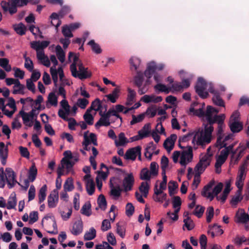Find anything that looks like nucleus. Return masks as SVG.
<instances>
[{
    "label": "nucleus",
    "mask_w": 249,
    "mask_h": 249,
    "mask_svg": "<svg viewBox=\"0 0 249 249\" xmlns=\"http://www.w3.org/2000/svg\"><path fill=\"white\" fill-rule=\"evenodd\" d=\"M59 17H60V16L56 13H52L50 16V19H51V24L53 26H54L56 27V30L61 24V21L59 19Z\"/></svg>",
    "instance_id": "nucleus-36"
},
{
    "label": "nucleus",
    "mask_w": 249,
    "mask_h": 249,
    "mask_svg": "<svg viewBox=\"0 0 249 249\" xmlns=\"http://www.w3.org/2000/svg\"><path fill=\"white\" fill-rule=\"evenodd\" d=\"M171 113L173 117L171 121L172 126L173 129H179L180 128V126L177 119L175 118L176 115L177 114V111L175 109H173Z\"/></svg>",
    "instance_id": "nucleus-55"
},
{
    "label": "nucleus",
    "mask_w": 249,
    "mask_h": 249,
    "mask_svg": "<svg viewBox=\"0 0 249 249\" xmlns=\"http://www.w3.org/2000/svg\"><path fill=\"white\" fill-rule=\"evenodd\" d=\"M136 75L134 77V83L137 87H141L142 85L143 80V73L142 71H137Z\"/></svg>",
    "instance_id": "nucleus-46"
},
{
    "label": "nucleus",
    "mask_w": 249,
    "mask_h": 249,
    "mask_svg": "<svg viewBox=\"0 0 249 249\" xmlns=\"http://www.w3.org/2000/svg\"><path fill=\"white\" fill-rule=\"evenodd\" d=\"M218 110L212 106H208L207 107L206 119L208 122V124H212L215 122L218 123V130H217V137L218 136H225L223 134V127L224 126L223 124V121L225 119V116L224 114L217 115Z\"/></svg>",
    "instance_id": "nucleus-4"
},
{
    "label": "nucleus",
    "mask_w": 249,
    "mask_h": 249,
    "mask_svg": "<svg viewBox=\"0 0 249 249\" xmlns=\"http://www.w3.org/2000/svg\"><path fill=\"white\" fill-rule=\"evenodd\" d=\"M232 137V135L231 134L226 136H218L217 138L215 146L219 149L227 147L228 146H226L228 144L227 142L231 139Z\"/></svg>",
    "instance_id": "nucleus-21"
},
{
    "label": "nucleus",
    "mask_w": 249,
    "mask_h": 249,
    "mask_svg": "<svg viewBox=\"0 0 249 249\" xmlns=\"http://www.w3.org/2000/svg\"><path fill=\"white\" fill-rule=\"evenodd\" d=\"M164 67L165 65L163 63H160L157 65L154 61L150 62L148 63L147 68L144 71V76L147 78L150 79L151 78L155 71H156L157 70L161 71Z\"/></svg>",
    "instance_id": "nucleus-11"
},
{
    "label": "nucleus",
    "mask_w": 249,
    "mask_h": 249,
    "mask_svg": "<svg viewBox=\"0 0 249 249\" xmlns=\"http://www.w3.org/2000/svg\"><path fill=\"white\" fill-rule=\"evenodd\" d=\"M212 154L209 153H206L202 156L195 167V173L198 175L202 174L207 167L210 165L212 160Z\"/></svg>",
    "instance_id": "nucleus-7"
},
{
    "label": "nucleus",
    "mask_w": 249,
    "mask_h": 249,
    "mask_svg": "<svg viewBox=\"0 0 249 249\" xmlns=\"http://www.w3.org/2000/svg\"><path fill=\"white\" fill-rule=\"evenodd\" d=\"M91 151L92 153V155L89 157V161L93 169L95 170L96 169L97 165L96 162L95 161V157L98 155V152L97 149L94 147H92Z\"/></svg>",
    "instance_id": "nucleus-45"
},
{
    "label": "nucleus",
    "mask_w": 249,
    "mask_h": 249,
    "mask_svg": "<svg viewBox=\"0 0 249 249\" xmlns=\"http://www.w3.org/2000/svg\"><path fill=\"white\" fill-rule=\"evenodd\" d=\"M234 145L235 143H232L221 151L220 155L216 159L215 165L221 166L225 162L230 151L233 148Z\"/></svg>",
    "instance_id": "nucleus-13"
},
{
    "label": "nucleus",
    "mask_w": 249,
    "mask_h": 249,
    "mask_svg": "<svg viewBox=\"0 0 249 249\" xmlns=\"http://www.w3.org/2000/svg\"><path fill=\"white\" fill-rule=\"evenodd\" d=\"M99 208L104 211L107 208V201L105 196L103 195H100L97 200Z\"/></svg>",
    "instance_id": "nucleus-51"
},
{
    "label": "nucleus",
    "mask_w": 249,
    "mask_h": 249,
    "mask_svg": "<svg viewBox=\"0 0 249 249\" xmlns=\"http://www.w3.org/2000/svg\"><path fill=\"white\" fill-rule=\"evenodd\" d=\"M90 109L94 110L95 111H102V105L99 99H96L93 102H92Z\"/></svg>",
    "instance_id": "nucleus-59"
},
{
    "label": "nucleus",
    "mask_w": 249,
    "mask_h": 249,
    "mask_svg": "<svg viewBox=\"0 0 249 249\" xmlns=\"http://www.w3.org/2000/svg\"><path fill=\"white\" fill-rule=\"evenodd\" d=\"M71 30L68 25H65L62 27V33L66 37L71 38L73 36Z\"/></svg>",
    "instance_id": "nucleus-60"
},
{
    "label": "nucleus",
    "mask_w": 249,
    "mask_h": 249,
    "mask_svg": "<svg viewBox=\"0 0 249 249\" xmlns=\"http://www.w3.org/2000/svg\"><path fill=\"white\" fill-rule=\"evenodd\" d=\"M0 66L7 72H9L12 70L11 66L9 64V60L6 58H0Z\"/></svg>",
    "instance_id": "nucleus-43"
},
{
    "label": "nucleus",
    "mask_w": 249,
    "mask_h": 249,
    "mask_svg": "<svg viewBox=\"0 0 249 249\" xmlns=\"http://www.w3.org/2000/svg\"><path fill=\"white\" fill-rule=\"evenodd\" d=\"M19 115L22 117L23 123L26 126L31 127L33 125V120L31 119V117L28 113L22 110L19 111Z\"/></svg>",
    "instance_id": "nucleus-24"
},
{
    "label": "nucleus",
    "mask_w": 249,
    "mask_h": 249,
    "mask_svg": "<svg viewBox=\"0 0 249 249\" xmlns=\"http://www.w3.org/2000/svg\"><path fill=\"white\" fill-rule=\"evenodd\" d=\"M244 167V166H240L236 179L235 185L239 191L242 190L246 177L247 170L245 169Z\"/></svg>",
    "instance_id": "nucleus-14"
},
{
    "label": "nucleus",
    "mask_w": 249,
    "mask_h": 249,
    "mask_svg": "<svg viewBox=\"0 0 249 249\" xmlns=\"http://www.w3.org/2000/svg\"><path fill=\"white\" fill-rule=\"evenodd\" d=\"M48 102L52 106H56L57 105V98L54 93L51 92L49 94Z\"/></svg>",
    "instance_id": "nucleus-64"
},
{
    "label": "nucleus",
    "mask_w": 249,
    "mask_h": 249,
    "mask_svg": "<svg viewBox=\"0 0 249 249\" xmlns=\"http://www.w3.org/2000/svg\"><path fill=\"white\" fill-rule=\"evenodd\" d=\"M128 142H129V141L125 137V134L123 132H121L118 135V139L116 138L115 141V143L117 146H124Z\"/></svg>",
    "instance_id": "nucleus-31"
},
{
    "label": "nucleus",
    "mask_w": 249,
    "mask_h": 249,
    "mask_svg": "<svg viewBox=\"0 0 249 249\" xmlns=\"http://www.w3.org/2000/svg\"><path fill=\"white\" fill-rule=\"evenodd\" d=\"M197 104V103H194L190 108V111L191 112H193L195 115L199 116L202 117L204 115L206 116V113H204V112L203 110V107L205 106L204 104H203L202 107H199L198 109H196L195 108V107Z\"/></svg>",
    "instance_id": "nucleus-32"
},
{
    "label": "nucleus",
    "mask_w": 249,
    "mask_h": 249,
    "mask_svg": "<svg viewBox=\"0 0 249 249\" xmlns=\"http://www.w3.org/2000/svg\"><path fill=\"white\" fill-rule=\"evenodd\" d=\"M6 175L5 179L7 183L9 188H12L17 183H18L16 179V175L14 171L10 168H7L5 169Z\"/></svg>",
    "instance_id": "nucleus-15"
},
{
    "label": "nucleus",
    "mask_w": 249,
    "mask_h": 249,
    "mask_svg": "<svg viewBox=\"0 0 249 249\" xmlns=\"http://www.w3.org/2000/svg\"><path fill=\"white\" fill-rule=\"evenodd\" d=\"M84 180L86 183V188L88 194L91 196L95 191V184L91 178L90 175H86L84 177Z\"/></svg>",
    "instance_id": "nucleus-19"
},
{
    "label": "nucleus",
    "mask_w": 249,
    "mask_h": 249,
    "mask_svg": "<svg viewBox=\"0 0 249 249\" xmlns=\"http://www.w3.org/2000/svg\"><path fill=\"white\" fill-rule=\"evenodd\" d=\"M129 63L131 65L130 69L132 71H139L138 69L140 67L141 60L139 58L134 56L131 57Z\"/></svg>",
    "instance_id": "nucleus-33"
},
{
    "label": "nucleus",
    "mask_w": 249,
    "mask_h": 249,
    "mask_svg": "<svg viewBox=\"0 0 249 249\" xmlns=\"http://www.w3.org/2000/svg\"><path fill=\"white\" fill-rule=\"evenodd\" d=\"M96 236V231L93 227H91L89 231L85 232L84 239L86 241L91 240L94 239Z\"/></svg>",
    "instance_id": "nucleus-35"
},
{
    "label": "nucleus",
    "mask_w": 249,
    "mask_h": 249,
    "mask_svg": "<svg viewBox=\"0 0 249 249\" xmlns=\"http://www.w3.org/2000/svg\"><path fill=\"white\" fill-rule=\"evenodd\" d=\"M134 182V178L132 173L127 174L123 181V186L124 192L130 191Z\"/></svg>",
    "instance_id": "nucleus-18"
},
{
    "label": "nucleus",
    "mask_w": 249,
    "mask_h": 249,
    "mask_svg": "<svg viewBox=\"0 0 249 249\" xmlns=\"http://www.w3.org/2000/svg\"><path fill=\"white\" fill-rule=\"evenodd\" d=\"M156 147L154 145L153 142L149 143V145L146 148L144 152V156L146 158L149 160H151L152 156L154 153V151Z\"/></svg>",
    "instance_id": "nucleus-38"
},
{
    "label": "nucleus",
    "mask_w": 249,
    "mask_h": 249,
    "mask_svg": "<svg viewBox=\"0 0 249 249\" xmlns=\"http://www.w3.org/2000/svg\"><path fill=\"white\" fill-rule=\"evenodd\" d=\"M88 45H89L92 50L96 53L99 54L102 52V49L100 46L97 43H95L94 40H91L88 43Z\"/></svg>",
    "instance_id": "nucleus-50"
},
{
    "label": "nucleus",
    "mask_w": 249,
    "mask_h": 249,
    "mask_svg": "<svg viewBox=\"0 0 249 249\" xmlns=\"http://www.w3.org/2000/svg\"><path fill=\"white\" fill-rule=\"evenodd\" d=\"M167 188V183L161 182L160 184V188H158V185L156 184L154 186V192L155 194L157 195H160V193L163 192V191L165 190Z\"/></svg>",
    "instance_id": "nucleus-53"
},
{
    "label": "nucleus",
    "mask_w": 249,
    "mask_h": 249,
    "mask_svg": "<svg viewBox=\"0 0 249 249\" xmlns=\"http://www.w3.org/2000/svg\"><path fill=\"white\" fill-rule=\"evenodd\" d=\"M183 222L184 223V226L186 227L189 231L192 230L195 226L194 222L190 217L184 218Z\"/></svg>",
    "instance_id": "nucleus-61"
},
{
    "label": "nucleus",
    "mask_w": 249,
    "mask_h": 249,
    "mask_svg": "<svg viewBox=\"0 0 249 249\" xmlns=\"http://www.w3.org/2000/svg\"><path fill=\"white\" fill-rule=\"evenodd\" d=\"M88 133L89 131H86L84 133V141L82 142L83 148L87 151L90 149V145L91 143H92L95 146H97L98 144L96 135L93 133H91L88 136Z\"/></svg>",
    "instance_id": "nucleus-10"
},
{
    "label": "nucleus",
    "mask_w": 249,
    "mask_h": 249,
    "mask_svg": "<svg viewBox=\"0 0 249 249\" xmlns=\"http://www.w3.org/2000/svg\"><path fill=\"white\" fill-rule=\"evenodd\" d=\"M128 91V95L127 97L126 101L125 102V105L126 106H130L133 104L134 103V100L135 98L136 93V92L130 88L127 89Z\"/></svg>",
    "instance_id": "nucleus-37"
},
{
    "label": "nucleus",
    "mask_w": 249,
    "mask_h": 249,
    "mask_svg": "<svg viewBox=\"0 0 249 249\" xmlns=\"http://www.w3.org/2000/svg\"><path fill=\"white\" fill-rule=\"evenodd\" d=\"M214 184V182L213 181H210L204 187L201 193L204 197L209 199L210 201L213 200L215 196H217L221 191L223 186V184L220 182L213 189Z\"/></svg>",
    "instance_id": "nucleus-5"
},
{
    "label": "nucleus",
    "mask_w": 249,
    "mask_h": 249,
    "mask_svg": "<svg viewBox=\"0 0 249 249\" xmlns=\"http://www.w3.org/2000/svg\"><path fill=\"white\" fill-rule=\"evenodd\" d=\"M83 230V222L81 220H78L73 224L71 232L74 235H78L82 232Z\"/></svg>",
    "instance_id": "nucleus-25"
},
{
    "label": "nucleus",
    "mask_w": 249,
    "mask_h": 249,
    "mask_svg": "<svg viewBox=\"0 0 249 249\" xmlns=\"http://www.w3.org/2000/svg\"><path fill=\"white\" fill-rule=\"evenodd\" d=\"M142 148L140 146H137L129 149L126 152L124 157L126 160H135L138 154H141Z\"/></svg>",
    "instance_id": "nucleus-17"
},
{
    "label": "nucleus",
    "mask_w": 249,
    "mask_h": 249,
    "mask_svg": "<svg viewBox=\"0 0 249 249\" xmlns=\"http://www.w3.org/2000/svg\"><path fill=\"white\" fill-rule=\"evenodd\" d=\"M122 191V189L119 185H110V194L115 199H117L121 196Z\"/></svg>",
    "instance_id": "nucleus-28"
},
{
    "label": "nucleus",
    "mask_w": 249,
    "mask_h": 249,
    "mask_svg": "<svg viewBox=\"0 0 249 249\" xmlns=\"http://www.w3.org/2000/svg\"><path fill=\"white\" fill-rule=\"evenodd\" d=\"M81 213L87 216H89L91 214V204L89 202H86L82 207L81 210Z\"/></svg>",
    "instance_id": "nucleus-47"
},
{
    "label": "nucleus",
    "mask_w": 249,
    "mask_h": 249,
    "mask_svg": "<svg viewBox=\"0 0 249 249\" xmlns=\"http://www.w3.org/2000/svg\"><path fill=\"white\" fill-rule=\"evenodd\" d=\"M74 189L73 180L72 178H69L64 184V190L65 191L70 192Z\"/></svg>",
    "instance_id": "nucleus-49"
},
{
    "label": "nucleus",
    "mask_w": 249,
    "mask_h": 249,
    "mask_svg": "<svg viewBox=\"0 0 249 249\" xmlns=\"http://www.w3.org/2000/svg\"><path fill=\"white\" fill-rule=\"evenodd\" d=\"M177 139V136L173 134L165 140L163 146L168 152H170L172 150Z\"/></svg>",
    "instance_id": "nucleus-22"
},
{
    "label": "nucleus",
    "mask_w": 249,
    "mask_h": 249,
    "mask_svg": "<svg viewBox=\"0 0 249 249\" xmlns=\"http://www.w3.org/2000/svg\"><path fill=\"white\" fill-rule=\"evenodd\" d=\"M154 88L156 90H158L160 92H164L166 93H168L170 91H171V89H170L169 86L167 87L161 84H157L156 86H155Z\"/></svg>",
    "instance_id": "nucleus-52"
},
{
    "label": "nucleus",
    "mask_w": 249,
    "mask_h": 249,
    "mask_svg": "<svg viewBox=\"0 0 249 249\" xmlns=\"http://www.w3.org/2000/svg\"><path fill=\"white\" fill-rule=\"evenodd\" d=\"M58 201V192L54 190L48 197V204L49 208H54Z\"/></svg>",
    "instance_id": "nucleus-20"
},
{
    "label": "nucleus",
    "mask_w": 249,
    "mask_h": 249,
    "mask_svg": "<svg viewBox=\"0 0 249 249\" xmlns=\"http://www.w3.org/2000/svg\"><path fill=\"white\" fill-rule=\"evenodd\" d=\"M101 116L102 117L95 124V127L96 128H98L102 125L107 126L110 125V123L109 120L104 118L102 116Z\"/></svg>",
    "instance_id": "nucleus-56"
},
{
    "label": "nucleus",
    "mask_w": 249,
    "mask_h": 249,
    "mask_svg": "<svg viewBox=\"0 0 249 249\" xmlns=\"http://www.w3.org/2000/svg\"><path fill=\"white\" fill-rule=\"evenodd\" d=\"M13 28L15 32L19 35L22 36L25 34L27 28L22 23L16 24L13 25Z\"/></svg>",
    "instance_id": "nucleus-34"
},
{
    "label": "nucleus",
    "mask_w": 249,
    "mask_h": 249,
    "mask_svg": "<svg viewBox=\"0 0 249 249\" xmlns=\"http://www.w3.org/2000/svg\"><path fill=\"white\" fill-rule=\"evenodd\" d=\"M50 60L53 64V66L51 67L50 68V73L53 83L55 86H56L58 82V75H59V78L61 80H62V78L64 77L63 70L62 68L61 67H58L57 69H56V66L58 64V61L54 55H51Z\"/></svg>",
    "instance_id": "nucleus-6"
},
{
    "label": "nucleus",
    "mask_w": 249,
    "mask_h": 249,
    "mask_svg": "<svg viewBox=\"0 0 249 249\" xmlns=\"http://www.w3.org/2000/svg\"><path fill=\"white\" fill-rule=\"evenodd\" d=\"M47 191V186L44 185L40 189L38 193L39 203H41L46 198Z\"/></svg>",
    "instance_id": "nucleus-48"
},
{
    "label": "nucleus",
    "mask_w": 249,
    "mask_h": 249,
    "mask_svg": "<svg viewBox=\"0 0 249 249\" xmlns=\"http://www.w3.org/2000/svg\"><path fill=\"white\" fill-rule=\"evenodd\" d=\"M55 52L59 60L61 63H63L65 60V53L60 45H58L56 46Z\"/></svg>",
    "instance_id": "nucleus-41"
},
{
    "label": "nucleus",
    "mask_w": 249,
    "mask_h": 249,
    "mask_svg": "<svg viewBox=\"0 0 249 249\" xmlns=\"http://www.w3.org/2000/svg\"><path fill=\"white\" fill-rule=\"evenodd\" d=\"M240 114L238 111H235L231 116L229 126L233 133H237L243 128V125L239 120Z\"/></svg>",
    "instance_id": "nucleus-8"
},
{
    "label": "nucleus",
    "mask_w": 249,
    "mask_h": 249,
    "mask_svg": "<svg viewBox=\"0 0 249 249\" xmlns=\"http://www.w3.org/2000/svg\"><path fill=\"white\" fill-rule=\"evenodd\" d=\"M17 205L16 195L15 192L12 193L8 199L6 208L8 210L15 209Z\"/></svg>",
    "instance_id": "nucleus-30"
},
{
    "label": "nucleus",
    "mask_w": 249,
    "mask_h": 249,
    "mask_svg": "<svg viewBox=\"0 0 249 249\" xmlns=\"http://www.w3.org/2000/svg\"><path fill=\"white\" fill-rule=\"evenodd\" d=\"M90 109H88L85 114L84 115L83 118L85 122L91 125L93 123V117L89 113Z\"/></svg>",
    "instance_id": "nucleus-57"
},
{
    "label": "nucleus",
    "mask_w": 249,
    "mask_h": 249,
    "mask_svg": "<svg viewBox=\"0 0 249 249\" xmlns=\"http://www.w3.org/2000/svg\"><path fill=\"white\" fill-rule=\"evenodd\" d=\"M25 87L23 85L20 84L19 81H17V84L13 86V93L14 94H24Z\"/></svg>",
    "instance_id": "nucleus-40"
},
{
    "label": "nucleus",
    "mask_w": 249,
    "mask_h": 249,
    "mask_svg": "<svg viewBox=\"0 0 249 249\" xmlns=\"http://www.w3.org/2000/svg\"><path fill=\"white\" fill-rule=\"evenodd\" d=\"M149 189V183L147 181L142 182L139 187V190L143 194L144 197H146Z\"/></svg>",
    "instance_id": "nucleus-44"
},
{
    "label": "nucleus",
    "mask_w": 249,
    "mask_h": 249,
    "mask_svg": "<svg viewBox=\"0 0 249 249\" xmlns=\"http://www.w3.org/2000/svg\"><path fill=\"white\" fill-rule=\"evenodd\" d=\"M151 176H152L151 175L149 171L146 169H143L141 172V178L142 180H150Z\"/></svg>",
    "instance_id": "nucleus-58"
},
{
    "label": "nucleus",
    "mask_w": 249,
    "mask_h": 249,
    "mask_svg": "<svg viewBox=\"0 0 249 249\" xmlns=\"http://www.w3.org/2000/svg\"><path fill=\"white\" fill-rule=\"evenodd\" d=\"M166 198L167 194L163 192L160 193V195H157L154 193L153 196V198L155 201L160 203H162L164 200H166Z\"/></svg>",
    "instance_id": "nucleus-54"
},
{
    "label": "nucleus",
    "mask_w": 249,
    "mask_h": 249,
    "mask_svg": "<svg viewBox=\"0 0 249 249\" xmlns=\"http://www.w3.org/2000/svg\"><path fill=\"white\" fill-rule=\"evenodd\" d=\"M193 157L192 147L191 146H187L181 152L180 164L181 166L185 167L189 162L192 161Z\"/></svg>",
    "instance_id": "nucleus-9"
},
{
    "label": "nucleus",
    "mask_w": 249,
    "mask_h": 249,
    "mask_svg": "<svg viewBox=\"0 0 249 249\" xmlns=\"http://www.w3.org/2000/svg\"><path fill=\"white\" fill-rule=\"evenodd\" d=\"M195 89L197 94L202 98L207 97L208 91L213 93L212 100L213 104L217 106L225 107V103L221 97L219 91L213 89L211 83H207L203 78L199 77L197 79Z\"/></svg>",
    "instance_id": "nucleus-1"
},
{
    "label": "nucleus",
    "mask_w": 249,
    "mask_h": 249,
    "mask_svg": "<svg viewBox=\"0 0 249 249\" xmlns=\"http://www.w3.org/2000/svg\"><path fill=\"white\" fill-rule=\"evenodd\" d=\"M61 164L62 168H66L68 171H70L73 166L74 162H72L71 160L62 159Z\"/></svg>",
    "instance_id": "nucleus-62"
},
{
    "label": "nucleus",
    "mask_w": 249,
    "mask_h": 249,
    "mask_svg": "<svg viewBox=\"0 0 249 249\" xmlns=\"http://www.w3.org/2000/svg\"><path fill=\"white\" fill-rule=\"evenodd\" d=\"M245 149V147L240 144L235 150H233V148L231 149L230 152L231 154V164L235 165L237 163L238 160L243 156Z\"/></svg>",
    "instance_id": "nucleus-12"
},
{
    "label": "nucleus",
    "mask_w": 249,
    "mask_h": 249,
    "mask_svg": "<svg viewBox=\"0 0 249 249\" xmlns=\"http://www.w3.org/2000/svg\"><path fill=\"white\" fill-rule=\"evenodd\" d=\"M36 57L39 62L43 65L49 67L50 66V60L48 57L45 54L44 52L38 53L36 54Z\"/></svg>",
    "instance_id": "nucleus-29"
},
{
    "label": "nucleus",
    "mask_w": 249,
    "mask_h": 249,
    "mask_svg": "<svg viewBox=\"0 0 249 249\" xmlns=\"http://www.w3.org/2000/svg\"><path fill=\"white\" fill-rule=\"evenodd\" d=\"M120 89L118 88L114 89L112 92L106 95L107 99L111 103H114L116 102L117 98L119 97Z\"/></svg>",
    "instance_id": "nucleus-39"
},
{
    "label": "nucleus",
    "mask_w": 249,
    "mask_h": 249,
    "mask_svg": "<svg viewBox=\"0 0 249 249\" xmlns=\"http://www.w3.org/2000/svg\"><path fill=\"white\" fill-rule=\"evenodd\" d=\"M213 127L207 124L204 127H199L194 131V138L192 143L194 145L203 146L211 142Z\"/></svg>",
    "instance_id": "nucleus-2"
},
{
    "label": "nucleus",
    "mask_w": 249,
    "mask_h": 249,
    "mask_svg": "<svg viewBox=\"0 0 249 249\" xmlns=\"http://www.w3.org/2000/svg\"><path fill=\"white\" fill-rule=\"evenodd\" d=\"M37 174V170L36 168L34 166H32L29 170V175H28V179L33 182L35 180L36 178Z\"/></svg>",
    "instance_id": "nucleus-63"
},
{
    "label": "nucleus",
    "mask_w": 249,
    "mask_h": 249,
    "mask_svg": "<svg viewBox=\"0 0 249 249\" xmlns=\"http://www.w3.org/2000/svg\"><path fill=\"white\" fill-rule=\"evenodd\" d=\"M237 222L244 223L249 221V215L241 209L236 213Z\"/></svg>",
    "instance_id": "nucleus-27"
},
{
    "label": "nucleus",
    "mask_w": 249,
    "mask_h": 249,
    "mask_svg": "<svg viewBox=\"0 0 249 249\" xmlns=\"http://www.w3.org/2000/svg\"><path fill=\"white\" fill-rule=\"evenodd\" d=\"M141 100L145 103H149L150 102L159 103L162 101L161 96H156L154 95H145L143 96Z\"/></svg>",
    "instance_id": "nucleus-23"
},
{
    "label": "nucleus",
    "mask_w": 249,
    "mask_h": 249,
    "mask_svg": "<svg viewBox=\"0 0 249 249\" xmlns=\"http://www.w3.org/2000/svg\"><path fill=\"white\" fill-rule=\"evenodd\" d=\"M50 44L48 41H35L31 42L30 43L31 47L35 50L36 52V54L38 53L44 52V49L47 47Z\"/></svg>",
    "instance_id": "nucleus-16"
},
{
    "label": "nucleus",
    "mask_w": 249,
    "mask_h": 249,
    "mask_svg": "<svg viewBox=\"0 0 249 249\" xmlns=\"http://www.w3.org/2000/svg\"><path fill=\"white\" fill-rule=\"evenodd\" d=\"M8 155V148L3 142H0V158L3 165L6 164V160Z\"/></svg>",
    "instance_id": "nucleus-26"
},
{
    "label": "nucleus",
    "mask_w": 249,
    "mask_h": 249,
    "mask_svg": "<svg viewBox=\"0 0 249 249\" xmlns=\"http://www.w3.org/2000/svg\"><path fill=\"white\" fill-rule=\"evenodd\" d=\"M151 125L150 124H145L142 129L139 131L138 134L141 135L143 138L147 137L150 133Z\"/></svg>",
    "instance_id": "nucleus-42"
},
{
    "label": "nucleus",
    "mask_w": 249,
    "mask_h": 249,
    "mask_svg": "<svg viewBox=\"0 0 249 249\" xmlns=\"http://www.w3.org/2000/svg\"><path fill=\"white\" fill-rule=\"evenodd\" d=\"M73 57V63L70 66L71 75L75 78H78L83 80L91 76V72L88 71L87 68L83 66V64L78 57L73 53L70 52L69 58Z\"/></svg>",
    "instance_id": "nucleus-3"
}]
</instances>
